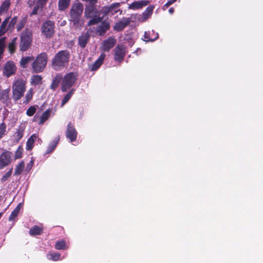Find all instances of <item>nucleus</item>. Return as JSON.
Here are the masks:
<instances>
[{
	"mask_svg": "<svg viewBox=\"0 0 263 263\" xmlns=\"http://www.w3.org/2000/svg\"><path fill=\"white\" fill-rule=\"evenodd\" d=\"M70 53L67 50L58 51L53 58L51 66L55 71H60L66 67L70 61Z\"/></svg>",
	"mask_w": 263,
	"mask_h": 263,
	"instance_id": "obj_1",
	"label": "nucleus"
},
{
	"mask_svg": "<svg viewBox=\"0 0 263 263\" xmlns=\"http://www.w3.org/2000/svg\"><path fill=\"white\" fill-rule=\"evenodd\" d=\"M84 10V6L80 2L73 3L69 11V21L73 26L81 27L84 23L82 19V15Z\"/></svg>",
	"mask_w": 263,
	"mask_h": 263,
	"instance_id": "obj_2",
	"label": "nucleus"
},
{
	"mask_svg": "<svg viewBox=\"0 0 263 263\" xmlns=\"http://www.w3.org/2000/svg\"><path fill=\"white\" fill-rule=\"evenodd\" d=\"M102 14L101 10H98L97 7L84 10V16L86 19H89L87 26H90L99 24L103 20V17L100 16Z\"/></svg>",
	"mask_w": 263,
	"mask_h": 263,
	"instance_id": "obj_3",
	"label": "nucleus"
},
{
	"mask_svg": "<svg viewBox=\"0 0 263 263\" xmlns=\"http://www.w3.org/2000/svg\"><path fill=\"white\" fill-rule=\"evenodd\" d=\"M32 42V30L26 28L20 35V43L19 45L21 51H27L31 45Z\"/></svg>",
	"mask_w": 263,
	"mask_h": 263,
	"instance_id": "obj_4",
	"label": "nucleus"
},
{
	"mask_svg": "<svg viewBox=\"0 0 263 263\" xmlns=\"http://www.w3.org/2000/svg\"><path fill=\"white\" fill-rule=\"evenodd\" d=\"M26 91V83L22 79L16 80L12 85V98L17 101L24 96Z\"/></svg>",
	"mask_w": 263,
	"mask_h": 263,
	"instance_id": "obj_5",
	"label": "nucleus"
},
{
	"mask_svg": "<svg viewBox=\"0 0 263 263\" xmlns=\"http://www.w3.org/2000/svg\"><path fill=\"white\" fill-rule=\"evenodd\" d=\"M48 61V55L46 52H42L36 57L32 63L33 71L36 73L42 72L46 66Z\"/></svg>",
	"mask_w": 263,
	"mask_h": 263,
	"instance_id": "obj_6",
	"label": "nucleus"
},
{
	"mask_svg": "<svg viewBox=\"0 0 263 263\" xmlns=\"http://www.w3.org/2000/svg\"><path fill=\"white\" fill-rule=\"evenodd\" d=\"M77 80V74L73 72H70L63 77L61 83V90L66 92L76 83Z\"/></svg>",
	"mask_w": 263,
	"mask_h": 263,
	"instance_id": "obj_7",
	"label": "nucleus"
},
{
	"mask_svg": "<svg viewBox=\"0 0 263 263\" xmlns=\"http://www.w3.org/2000/svg\"><path fill=\"white\" fill-rule=\"evenodd\" d=\"M55 24L54 22L51 20H47L44 22L41 26L42 34L46 38H51L54 34Z\"/></svg>",
	"mask_w": 263,
	"mask_h": 263,
	"instance_id": "obj_8",
	"label": "nucleus"
},
{
	"mask_svg": "<svg viewBox=\"0 0 263 263\" xmlns=\"http://www.w3.org/2000/svg\"><path fill=\"white\" fill-rule=\"evenodd\" d=\"M119 3H114L109 6H105L102 7L101 12L103 18L110 14V16L114 15L120 11Z\"/></svg>",
	"mask_w": 263,
	"mask_h": 263,
	"instance_id": "obj_9",
	"label": "nucleus"
},
{
	"mask_svg": "<svg viewBox=\"0 0 263 263\" xmlns=\"http://www.w3.org/2000/svg\"><path fill=\"white\" fill-rule=\"evenodd\" d=\"M114 59L116 62H122L126 55V47L122 44L118 45L114 49Z\"/></svg>",
	"mask_w": 263,
	"mask_h": 263,
	"instance_id": "obj_10",
	"label": "nucleus"
},
{
	"mask_svg": "<svg viewBox=\"0 0 263 263\" xmlns=\"http://www.w3.org/2000/svg\"><path fill=\"white\" fill-rule=\"evenodd\" d=\"M11 152L5 150L0 155V170L9 165L12 162Z\"/></svg>",
	"mask_w": 263,
	"mask_h": 263,
	"instance_id": "obj_11",
	"label": "nucleus"
},
{
	"mask_svg": "<svg viewBox=\"0 0 263 263\" xmlns=\"http://www.w3.org/2000/svg\"><path fill=\"white\" fill-rule=\"evenodd\" d=\"M17 68L13 61H8L4 65L3 73V75L9 78L15 74Z\"/></svg>",
	"mask_w": 263,
	"mask_h": 263,
	"instance_id": "obj_12",
	"label": "nucleus"
},
{
	"mask_svg": "<svg viewBox=\"0 0 263 263\" xmlns=\"http://www.w3.org/2000/svg\"><path fill=\"white\" fill-rule=\"evenodd\" d=\"M65 136L71 142H74L77 140L78 132L70 122L67 125Z\"/></svg>",
	"mask_w": 263,
	"mask_h": 263,
	"instance_id": "obj_13",
	"label": "nucleus"
},
{
	"mask_svg": "<svg viewBox=\"0 0 263 263\" xmlns=\"http://www.w3.org/2000/svg\"><path fill=\"white\" fill-rule=\"evenodd\" d=\"M101 24L96 28V34L99 36H103L110 27V23L107 21H101Z\"/></svg>",
	"mask_w": 263,
	"mask_h": 263,
	"instance_id": "obj_14",
	"label": "nucleus"
},
{
	"mask_svg": "<svg viewBox=\"0 0 263 263\" xmlns=\"http://www.w3.org/2000/svg\"><path fill=\"white\" fill-rule=\"evenodd\" d=\"M130 17H123L121 21L117 22L114 26V30L119 32L122 31L131 22Z\"/></svg>",
	"mask_w": 263,
	"mask_h": 263,
	"instance_id": "obj_15",
	"label": "nucleus"
},
{
	"mask_svg": "<svg viewBox=\"0 0 263 263\" xmlns=\"http://www.w3.org/2000/svg\"><path fill=\"white\" fill-rule=\"evenodd\" d=\"M117 41L115 37L109 36L106 40L103 41L102 48L104 51L108 52L116 44Z\"/></svg>",
	"mask_w": 263,
	"mask_h": 263,
	"instance_id": "obj_16",
	"label": "nucleus"
},
{
	"mask_svg": "<svg viewBox=\"0 0 263 263\" xmlns=\"http://www.w3.org/2000/svg\"><path fill=\"white\" fill-rule=\"evenodd\" d=\"M90 37V34L87 32L82 33L78 37V45L82 48H84L88 43Z\"/></svg>",
	"mask_w": 263,
	"mask_h": 263,
	"instance_id": "obj_17",
	"label": "nucleus"
},
{
	"mask_svg": "<svg viewBox=\"0 0 263 263\" xmlns=\"http://www.w3.org/2000/svg\"><path fill=\"white\" fill-rule=\"evenodd\" d=\"M149 1L147 0H141L135 1L130 4L128 8L129 9L136 10L142 8L143 7L148 5Z\"/></svg>",
	"mask_w": 263,
	"mask_h": 263,
	"instance_id": "obj_18",
	"label": "nucleus"
},
{
	"mask_svg": "<svg viewBox=\"0 0 263 263\" xmlns=\"http://www.w3.org/2000/svg\"><path fill=\"white\" fill-rule=\"evenodd\" d=\"M158 37V33L154 30L145 31L144 34V40L146 42H153L156 40Z\"/></svg>",
	"mask_w": 263,
	"mask_h": 263,
	"instance_id": "obj_19",
	"label": "nucleus"
},
{
	"mask_svg": "<svg viewBox=\"0 0 263 263\" xmlns=\"http://www.w3.org/2000/svg\"><path fill=\"white\" fill-rule=\"evenodd\" d=\"M105 57V54L102 53L99 58L90 66V70L92 71L97 70L102 65Z\"/></svg>",
	"mask_w": 263,
	"mask_h": 263,
	"instance_id": "obj_20",
	"label": "nucleus"
},
{
	"mask_svg": "<svg viewBox=\"0 0 263 263\" xmlns=\"http://www.w3.org/2000/svg\"><path fill=\"white\" fill-rule=\"evenodd\" d=\"M25 129V125L23 124H20L18 126V128L17 129L16 131L14 134V137L15 138L14 140L16 142L18 143L23 138L24 136Z\"/></svg>",
	"mask_w": 263,
	"mask_h": 263,
	"instance_id": "obj_21",
	"label": "nucleus"
},
{
	"mask_svg": "<svg viewBox=\"0 0 263 263\" xmlns=\"http://www.w3.org/2000/svg\"><path fill=\"white\" fill-rule=\"evenodd\" d=\"M63 76L61 73H57L53 78L52 82L50 85V88L54 91L58 87L60 82H62Z\"/></svg>",
	"mask_w": 263,
	"mask_h": 263,
	"instance_id": "obj_22",
	"label": "nucleus"
},
{
	"mask_svg": "<svg viewBox=\"0 0 263 263\" xmlns=\"http://www.w3.org/2000/svg\"><path fill=\"white\" fill-rule=\"evenodd\" d=\"M10 88L2 90L0 89V102L3 103H7L10 100L9 93Z\"/></svg>",
	"mask_w": 263,
	"mask_h": 263,
	"instance_id": "obj_23",
	"label": "nucleus"
},
{
	"mask_svg": "<svg viewBox=\"0 0 263 263\" xmlns=\"http://www.w3.org/2000/svg\"><path fill=\"white\" fill-rule=\"evenodd\" d=\"M60 140V137L59 135H58L54 138V139L49 144V145L47 147L46 152V154H49L54 151V149L57 146L58 143L59 142Z\"/></svg>",
	"mask_w": 263,
	"mask_h": 263,
	"instance_id": "obj_24",
	"label": "nucleus"
},
{
	"mask_svg": "<svg viewBox=\"0 0 263 263\" xmlns=\"http://www.w3.org/2000/svg\"><path fill=\"white\" fill-rule=\"evenodd\" d=\"M10 20V17H6L2 22L0 26V37L3 36L5 33L10 29L8 28V22Z\"/></svg>",
	"mask_w": 263,
	"mask_h": 263,
	"instance_id": "obj_25",
	"label": "nucleus"
},
{
	"mask_svg": "<svg viewBox=\"0 0 263 263\" xmlns=\"http://www.w3.org/2000/svg\"><path fill=\"white\" fill-rule=\"evenodd\" d=\"M71 0H59L58 10L64 11L69 7Z\"/></svg>",
	"mask_w": 263,
	"mask_h": 263,
	"instance_id": "obj_26",
	"label": "nucleus"
},
{
	"mask_svg": "<svg viewBox=\"0 0 263 263\" xmlns=\"http://www.w3.org/2000/svg\"><path fill=\"white\" fill-rule=\"evenodd\" d=\"M154 9V6L153 5H149L148 6L146 9L144 11V12L142 13V18L144 21L147 20L148 18H149L153 12Z\"/></svg>",
	"mask_w": 263,
	"mask_h": 263,
	"instance_id": "obj_27",
	"label": "nucleus"
},
{
	"mask_svg": "<svg viewBox=\"0 0 263 263\" xmlns=\"http://www.w3.org/2000/svg\"><path fill=\"white\" fill-rule=\"evenodd\" d=\"M43 232V229L37 226H34L30 229L29 233L31 236H35L41 234Z\"/></svg>",
	"mask_w": 263,
	"mask_h": 263,
	"instance_id": "obj_28",
	"label": "nucleus"
},
{
	"mask_svg": "<svg viewBox=\"0 0 263 263\" xmlns=\"http://www.w3.org/2000/svg\"><path fill=\"white\" fill-rule=\"evenodd\" d=\"M37 136L35 134L32 135L27 140L26 143V149L28 151L31 150L34 146V143L36 139Z\"/></svg>",
	"mask_w": 263,
	"mask_h": 263,
	"instance_id": "obj_29",
	"label": "nucleus"
},
{
	"mask_svg": "<svg viewBox=\"0 0 263 263\" xmlns=\"http://www.w3.org/2000/svg\"><path fill=\"white\" fill-rule=\"evenodd\" d=\"M11 5L10 0H5L2 2L0 6V15L7 12Z\"/></svg>",
	"mask_w": 263,
	"mask_h": 263,
	"instance_id": "obj_30",
	"label": "nucleus"
},
{
	"mask_svg": "<svg viewBox=\"0 0 263 263\" xmlns=\"http://www.w3.org/2000/svg\"><path fill=\"white\" fill-rule=\"evenodd\" d=\"M21 206V203H19L16 208L13 210V211L11 212L10 216L9 218V220L10 221H13L15 220V218L17 217Z\"/></svg>",
	"mask_w": 263,
	"mask_h": 263,
	"instance_id": "obj_31",
	"label": "nucleus"
},
{
	"mask_svg": "<svg viewBox=\"0 0 263 263\" xmlns=\"http://www.w3.org/2000/svg\"><path fill=\"white\" fill-rule=\"evenodd\" d=\"M34 57H22L20 61V66L22 68H26L28 64L31 61L34 60Z\"/></svg>",
	"mask_w": 263,
	"mask_h": 263,
	"instance_id": "obj_32",
	"label": "nucleus"
},
{
	"mask_svg": "<svg viewBox=\"0 0 263 263\" xmlns=\"http://www.w3.org/2000/svg\"><path fill=\"white\" fill-rule=\"evenodd\" d=\"M51 111L50 109H47L42 114V116L40 118V120L39 122V124H43L49 118Z\"/></svg>",
	"mask_w": 263,
	"mask_h": 263,
	"instance_id": "obj_33",
	"label": "nucleus"
},
{
	"mask_svg": "<svg viewBox=\"0 0 263 263\" xmlns=\"http://www.w3.org/2000/svg\"><path fill=\"white\" fill-rule=\"evenodd\" d=\"M17 37H14L12 39L11 42L8 44V50L11 54L14 53L15 52L16 47L17 44Z\"/></svg>",
	"mask_w": 263,
	"mask_h": 263,
	"instance_id": "obj_34",
	"label": "nucleus"
},
{
	"mask_svg": "<svg viewBox=\"0 0 263 263\" xmlns=\"http://www.w3.org/2000/svg\"><path fill=\"white\" fill-rule=\"evenodd\" d=\"M42 77L40 75H34L31 77V83L32 85L37 86L41 84L42 82Z\"/></svg>",
	"mask_w": 263,
	"mask_h": 263,
	"instance_id": "obj_35",
	"label": "nucleus"
},
{
	"mask_svg": "<svg viewBox=\"0 0 263 263\" xmlns=\"http://www.w3.org/2000/svg\"><path fill=\"white\" fill-rule=\"evenodd\" d=\"M83 2H85L86 4L85 5V9H88L89 8H91L93 7H97V4L98 3V0H82Z\"/></svg>",
	"mask_w": 263,
	"mask_h": 263,
	"instance_id": "obj_36",
	"label": "nucleus"
},
{
	"mask_svg": "<svg viewBox=\"0 0 263 263\" xmlns=\"http://www.w3.org/2000/svg\"><path fill=\"white\" fill-rule=\"evenodd\" d=\"M25 167V163L24 161H21L17 165H16L14 175H19L22 174Z\"/></svg>",
	"mask_w": 263,
	"mask_h": 263,
	"instance_id": "obj_37",
	"label": "nucleus"
},
{
	"mask_svg": "<svg viewBox=\"0 0 263 263\" xmlns=\"http://www.w3.org/2000/svg\"><path fill=\"white\" fill-rule=\"evenodd\" d=\"M28 20L27 16H25L22 19L19 21L16 25V28L17 31H21L25 26Z\"/></svg>",
	"mask_w": 263,
	"mask_h": 263,
	"instance_id": "obj_38",
	"label": "nucleus"
},
{
	"mask_svg": "<svg viewBox=\"0 0 263 263\" xmlns=\"http://www.w3.org/2000/svg\"><path fill=\"white\" fill-rule=\"evenodd\" d=\"M75 90L71 89L63 98L62 100L61 105L63 106L65 105L71 98L73 95Z\"/></svg>",
	"mask_w": 263,
	"mask_h": 263,
	"instance_id": "obj_39",
	"label": "nucleus"
},
{
	"mask_svg": "<svg viewBox=\"0 0 263 263\" xmlns=\"http://www.w3.org/2000/svg\"><path fill=\"white\" fill-rule=\"evenodd\" d=\"M55 248L57 250L66 249L67 247L65 241L63 239L58 241L55 244Z\"/></svg>",
	"mask_w": 263,
	"mask_h": 263,
	"instance_id": "obj_40",
	"label": "nucleus"
},
{
	"mask_svg": "<svg viewBox=\"0 0 263 263\" xmlns=\"http://www.w3.org/2000/svg\"><path fill=\"white\" fill-rule=\"evenodd\" d=\"M33 97V90L32 89H30L26 93L25 97V100L23 102V103L25 104H27L32 99Z\"/></svg>",
	"mask_w": 263,
	"mask_h": 263,
	"instance_id": "obj_41",
	"label": "nucleus"
},
{
	"mask_svg": "<svg viewBox=\"0 0 263 263\" xmlns=\"http://www.w3.org/2000/svg\"><path fill=\"white\" fill-rule=\"evenodd\" d=\"M23 152V148L22 146H19L15 153V159H20L22 157V154Z\"/></svg>",
	"mask_w": 263,
	"mask_h": 263,
	"instance_id": "obj_42",
	"label": "nucleus"
},
{
	"mask_svg": "<svg viewBox=\"0 0 263 263\" xmlns=\"http://www.w3.org/2000/svg\"><path fill=\"white\" fill-rule=\"evenodd\" d=\"M6 127V124L4 122H2L0 124V139H1L5 135Z\"/></svg>",
	"mask_w": 263,
	"mask_h": 263,
	"instance_id": "obj_43",
	"label": "nucleus"
},
{
	"mask_svg": "<svg viewBox=\"0 0 263 263\" xmlns=\"http://www.w3.org/2000/svg\"><path fill=\"white\" fill-rule=\"evenodd\" d=\"M17 21V17L15 16L13 17L8 24V28L10 30H12L14 28L15 25H16Z\"/></svg>",
	"mask_w": 263,
	"mask_h": 263,
	"instance_id": "obj_44",
	"label": "nucleus"
},
{
	"mask_svg": "<svg viewBox=\"0 0 263 263\" xmlns=\"http://www.w3.org/2000/svg\"><path fill=\"white\" fill-rule=\"evenodd\" d=\"M13 168H11L6 174L1 178V182H6L8 178L11 176L12 173Z\"/></svg>",
	"mask_w": 263,
	"mask_h": 263,
	"instance_id": "obj_45",
	"label": "nucleus"
},
{
	"mask_svg": "<svg viewBox=\"0 0 263 263\" xmlns=\"http://www.w3.org/2000/svg\"><path fill=\"white\" fill-rule=\"evenodd\" d=\"M36 109L34 106H31L26 111V114L29 117L32 116L35 112Z\"/></svg>",
	"mask_w": 263,
	"mask_h": 263,
	"instance_id": "obj_46",
	"label": "nucleus"
},
{
	"mask_svg": "<svg viewBox=\"0 0 263 263\" xmlns=\"http://www.w3.org/2000/svg\"><path fill=\"white\" fill-rule=\"evenodd\" d=\"M40 9L41 10H42V9H43V7L41 6L40 5H39L37 4H35V6L33 7V9L32 10V11L30 14V15L32 16L34 15H36L38 11Z\"/></svg>",
	"mask_w": 263,
	"mask_h": 263,
	"instance_id": "obj_47",
	"label": "nucleus"
},
{
	"mask_svg": "<svg viewBox=\"0 0 263 263\" xmlns=\"http://www.w3.org/2000/svg\"><path fill=\"white\" fill-rule=\"evenodd\" d=\"M49 256H50L49 259L53 261H57L60 259L61 254L59 253H54L50 254Z\"/></svg>",
	"mask_w": 263,
	"mask_h": 263,
	"instance_id": "obj_48",
	"label": "nucleus"
},
{
	"mask_svg": "<svg viewBox=\"0 0 263 263\" xmlns=\"http://www.w3.org/2000/svg\"><path fill=\"white\" fill-rule=\"evenodd\" d=\"M48 1V0H36L35 4H37L44 8Z\"/></svg>",
	"mask_w": 263,
	"mask_h": 263,
	"instance_id": "obj_49",
	"label": "nucleus"
},
{
	"mask_svg": "<svg viewBox=\"0 0 263 263\" xmlns=\"http://www.w3.org/2000/svg\"><path fill=\"white\" fill-rule=\"evenodd\" d=\"M177 0H169L167 1V2L163 5V9L165 10L166 8H167L170 6H171L172 4L176 2Z\"/></svg>",
	"mask_w": 263,
	"mask_h": 263,
	"instance_id": "obj_50",
	"label": "nucleus"
},
{
	"mask_svg": "<svg viewBox=\"0 0 263 263\" xmlns=\"http://www.w3.org/2000/svg\"><path fill=\"white\" fill-rule=\"evenodd\" d=\"M36 0H28L27 4L29 7H31L34 4H35Z\"/></svg>",
	"mask_w": 263,
	"mask_h": 263,
	"instance_id": "obj_51",
	"label": "nucleus"
},
{
	"mask_svg": "<svg viewBox=\"0 0 263 263\" xmlns=\"http://www.w3.org/2000/svg\"><path fill=\"white\" fill-rule=\"evenodd\" d=\"M168 12L171 13V14H173L174 12V9L173 8V7H171L168 10Z\"/></svg>",
	"mask_w": 263,
	"mask_h": 263,
	"instance_id": "obj_52",
	"label": "nucleus"
},
{
	"mask_svg": "<svg viewBox=\"0 0 263 263\" xmlns=\"http://www.w3.org/2000/svg\"><path fill=\"white\" fill-rule=\"evenodd\" d=\"M3 214V212L0 213V218L2 216Z\"/></svg>",
	"mask_w": 263,
	"mask_h": 263,
	"instance_id": "obj_53",
	"label": "nucleus"
},
{
	"mask_svg": "<svg viewBox=\"0 0 263 263\" xmlns=\"http://www.w3.org/2000/svg\"><path fill=\"white\" fill-rule=\"evenodd\" d=\"M88 31H91V28L88 29Z\"/></svg>",
	"mask_w": 263,
	"mask_h": 263,
	"instance_id": "obj_54",
	"label": "nucleus"
}]
</instances>
